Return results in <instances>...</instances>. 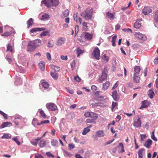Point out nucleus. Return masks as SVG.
Returning <instances> with one entry per match:
<instances>
[{
    "instance_id": "f257e3e1",
    "label": "nucleus",
    "mask_w": 158,
    "mask_h": 158,
    "mask_svg": "<svg viewBox=\"0 0 158 158\" xmlns=\"http://www.w3.org/2000/svg\"><path fill=\"white\" fill-rule=\"evenodd\" d=\"M41 40L39 39L29 42L28 44L27 51L31 52L34 50L37 47L41 45Z\"/></svg>"
},
{
    "instance_id": "f03ea898",
    "label": "nucleus",
    "mask_w": 158,
    "mask_h": 158,
    "mask_svg": "<svg viewBox=\"0 0 158 158\" xmlns=\"http://www.w3.org/2000/svg\"><path fill=\"white\" fill-rule=\"evenodd\" d=\"M93 12L92 9L87 8L85 12L81 14V15L85 19H90L92 18Z\"/></svg>"
},
{
    "instance_id": "7ed1b4c3",
    "label": "nucleus",
    "mask_w": 158,
    "mask_h": 158,
    "mask_svg": "<svg viewBox=\"0 0 158 158\" xmlns=\"http://www.w3.org/2000/svg\"><path fill=\"white\" fill-rule=\"evenodd\" d=\"M108 70L106 68H105L102 72V75L98 79V81L100 83H102L107 79Z\"/></svg>"
},
{
    "instance_id": "20e7f679",
    "label": "nucleus",
    "mask_w": 158,
    "mask_h": 158,
    "mask_svg": "<svg viewBox=\"0 0 158 158\" xmlns=\"http://www.w3.org/2000/svg\"><path fill=\"white\" fill-rule=\"evenodd\" d=\"M47 109L51 111H55L57 109V106L54 103L51 102L47 103L46 105Z\"/></svg>"
},
{
    "instance_id": "39448f33",
    "label": "nucleus",
    "mask_w": 158,
    "mask_h": 158,
    "mask_svg": "<svg viewBox=\"0 0 158 158\" xmlns=\"http://www.w3.org/2000/svg\"><path fill=\"white\" fill-rule=\"evenodd\" d=\"M92 54L96 59L99 60L100 59V51L98 48H96L94 50Z\"/></svg>"
},
{
    "instance_id": "423d86ee",
    "label": "nucleus",
    "mask_w": 158,
    "mask_h": 158,
    "mask_svg": "<svg viewBox=\"0 0 158 158\" xmlns=\"http://www.w3.org/2000/svg\"><path fill=\"white\" fill-rule=\"evenodd\" d=\"M152 9L148 6H145L142 9V13L145 15H147L152 13Z\"/></svg>"
},
{
    "instance_id": "0eeeda50",
    "label": "nucleus",
    "mask_w": 158,
    "mask_h": 158,
    "mask_svg": "<svg viewBox=\"0 0 158 158\" xmlns=\"http://www.w3.org/2000/svg\"><path fill=\"white\" fill-rule=\"evenodd\" d=\"M6 32L2 34V35L5 36H7L10 35L13 33V31L11 30V28L8 27H6Z\"/></svg>"
},
{
    "instance_id": "6e6552de",
    "label": "nucleus",
    "mask_w": 158,
    "mask_h": 158,
    "mask_svg": "<svg viewBox=\"0 0 158 158\" xmlns=\"http://www.w3.org/2000/svg\"><path fill=\"white\" fill-rule=\"evenodd\" d=\"M65 41V39L64 38L60 37L58 39L56 44L58 46H60L64 44Z\"/></svg>"
},
{
    "instance_id": "1a4fd4ad",
    "label": "nucleus",
    "mask_w": 158,
    "mask_h": 158,
    "mask_svg": "<svg viewBox=\"0 0 158 158\" xmlns=\"http://www.w3.org/2000/svg\"><path fill=\"white\" fill-rule=\"evenodd\" d=\"M142 123L141 119L138 117L137 120L134 121L133 123V126L136 127H139L141 126Z\"/></svg>"
},
{
    "instance_id": "9d476101",
    "label": "nucleus",
    "mask_w": 158,
    "mask_h": 158,
    "mask_svg": "<svg viewBox=\"0 0 158 158\" xmlns=\"http://www.w3.org/2000/svg\"><path fill=\"white\" fill-rule=\"evenodd\" d=\"M135 35L136 37L142 40H145L146 39V37L145 35L140 32L135 33Z\"/></svg>"
},
{
    "instance_id": "9b49d317",
    "label": "nucleus",
    "mask_w": 158,
    "mask_h": 158,
    "mask_svg": "<svg viewBox=\"0 0 158 158\" xmlns=\"http://www.w3.org/2000/svg\"><path fill=\"white\" fill-rule=\"evenodd\" d=\"M142 19H137L135 23L134 27L136 29L139 28L141 26V23L140 22L142 21Z\"/></svg>"
},
{
    "instance_id": "f8f14e48",
    "label": "nucleus",
    "mask_w": 158,
    "mask_h": 158,
    "mask_svg": "<svg viewBox=\"0 0 158 158\" xmlns=\"http://www.w3.org/2000/svg\"><path fill=\"white\" fill-rule=\"evenodd\" d=\"M42 3L44 4L45 6L48 7L52 6V0H43Z\"/></svg>"
},
{
    "instance_id": "ddd939ff",
    "label": "nucleus",
    "mask_w": 158,
    "mask_h": 158,
    "mask_svg": "<svg viewBox=\"0 0 158 158\" xmlns=\"http://www.w3.org/2000/svg\"><path fill=\"white\" fill-rule=\"evenodd\" d=\"M142 105L139 108L140 109H142L143 108H146L149 105L150 103L148 100H144L142 102Z\"/></svg>"
},
{
    "instance_id": "4468645a",
    "label": "nucleus",
    "mask_w": 158,
    "mask_h": 158,
    "mask_svg": "<svg viewBox=\"0 0 158 158\" xmlns=\"http://www.w3.org/2000/svg\"><path fill=\"white\" fill-rule=\"evenodd\" d=\"M109 57L107 56L106 54H104L102 56V62L107 63L109 61Z\"/></svg>"
},
{
    "instance_id": "2eb2a0df",
    "label": "nucleus",
    "mask_w": 158,
    "mask_h": 158,
    "mask_svg": "<svg viewBox=\"0 0 158 158\" xmlns=\"http://www.w3.org/2000/svg\"><path fill=\"white\" fill-rule=\"evenodd\" d=\"M110 86V82L108 81H107L103 84L102 89L103 90H106Z\"/></svg>"
},
{
    "instance_id": "dca6fc26",
    "label": "nucleus",
    "mask_w": 158,
    "mask_h": 158,
    "mask_svg": "<svg viewBox=\"0 0 158 158\" xmlns=\"http://www.w3.org/2000/svg\"><path fill=\"white\" fill-rule=\"evenodd\" d=\"M112 96L114 100L117 101L119 99V97L116 91L115 90L112 92Z\"/></svg>"
},
{
    "instance_id": "f3484780",
    "label": "nucleus",
    "mask_w": 158,
    "mask_h": 158,
    "mask_svg": "<svg viewBox=\"0 0 158 158\" xmlns=\"http://www.w3.org/2000/svg\"><path fill=\"white\" fill-rule=\"evenodd\" d=\"M78 14L77 12L74 13L73 15L74 20L76 22H77L78 20L80 24H81L82 21L81 19L80 18H78Z\"/></svg>"
},
{
    "instance_id": "a211bd4d",
    "label": "nucleus",
    "mask_w": 158,
    "mask_h": 158,
    "mask_svg": "<svg viewBox=\"0 0 158 158\" xmlns=\"http://www.w3.org/2000/svg\"><path fill=\"white\" fill-rule=\"evenodd\" d=\"M152 141L150 139L147 140L145 143L144 144V146L147 148H149L152 144Z\"/></svg>"
},
{
    "instance_id": "6ab92c4d",
    "label": "nucleus",
    "mask_w": 158,
    "mask_h": 158,
    "mask_svg": "<svg viewBox=\"0 0 158 158\" xmlns=\"http://www.w3.org/2000/svg\"><path fill=\"white\" fill-rule=\"evenodd\" d=\"M46 30V28H34L31 30L30 31L31 33H34L38 31H42Z\"/></svg>"
},
{
    "instance_id": "aec40b11",
    "label": "nucleus",
    "mask_w": 158,
    "mask_h": 158,
    "mask_svg": "<svg viewBox=\"0 0 158 158\" xmlns=\"http://www.w3.org/2000/svg\"><path fill=\"white\" fill-rule=\"evenodd\" d=\"M84 34L85 38L87 40H89L92 39L93 37L92 34H90L88 32H85Z\"/></svg>"
},
{
    "instance_id": "412c9836",
    "label": "nucleus",
    "mask_w": 158,
    "mask_h": 158,
    "mask_svg": "<svg viewBox=\"0 0 158 158\" xmlns=\"http://www.w3.org/2000/svg\"><path fill=\"white\" fill-rule=\"evenodd\" d=\"M50 66L51 68L54 70L55 72H58L60 70V69L59 67L56 66L53 64H51Z\"/></svg>"
},
{
    "instance_id": "4be33fe9",
    "label": "nucleus",
    "mask_w": 158,
    "mask_h": 158,
    "mask_svg": "<svg viewBox=\"0 0 158 158\" xmlns=\"http://www.w3.org/2000/svg\"><path fill=\"white\" fill-rule=\"evenodd\" d=\"M148 95L151 99H152L153 98L155 95V94L152 89H150L148 91Z\"/></svg>"
},
{
    "instance_id": "5701e85b",
    "label": "nucleus",
    "mask_w": 158,
    "mask_h": 158,
    "mask_svg": "<svg viewBox=\"0 0 158 158\" xmlns=\"http://www.w3.org/2000/svg\"><path fill=\"white\" fill-rule=\"evenodd\" d=\"M89 23L86 22H84L82 23V29L84 31H87L89 29V27L88 25Z\"/></svg>"
},
{
    "instance_id": "b1692460",
    "label": "nucleus",
    "mask_w": 158,
    "mask_h": 158,
    "mask_svg": "<svg viewBox=\"0 0 158 158\" xmlns=\"http://www.w3.org/2000/svg\"><path fill=\"white\" fill-rule=\"evenodd\" d=\"M96 134L98 137H103L105 134L104 132L102 130H100L96 132Z\"/></svg>"
},
{
    "instance_id": "393cba45",
    "label": "nucleus",
    "mask_w": 158,
    "mask_h": 158,
    "mask_svg": "<svg viewBox=\"0 0 158 158\" xmlns=\"http://www.w3.org/2000/svg\"><path fill=\"white\" fill-rule=\"evenodd\" d=\"M115 13H112L109 12L106 13V16L110 19H114L115 18L114 17Z\"/></svg>"
},
{
    "instance_id": "a878e982",
    "label": "nucleus",
    "mask_w": 158,
    "mask_h": 158,
    "mask_svg": "<svg viewBox=\"0 0 158 158\" xmlns=\"http://www.w3.org/2000/svg\"><path fill=\"white\" fill-rule=\"evenodd\" d=\"M153 20L156 23L158 22V10H156L154 14Z\"/></svg>"
},
{
    "instance_id": "bb28decb",
    "label": "nucleus",
    "mask_w": 158,
    "mask_h": 158,
    "mask_svg": "<svg viewBox=\"0 0 158 158\" xmlns=\"http://www.w3.org/2000/svg\"><path fill=\"white\" fill-rule=\"evenodd\" d=\"M89 117L93 119L96 120L98 118V115L96 113L91 112Z\"/></svg>"
},
{
    "instance_id": "cd10ccee",
    "label": "nucleus",
    "mask_w": 158,
    "mask_h": 158,
    "mask_svg": "<svg viewBox=\"0 0 158 158\" xmlns=\"http://www.w3.org/2000/svg\"><path fill=\"white\" fill-rule=\"evenodd\" d=\"M45 65V62L44 61H41L39 64L40 68L42 70H44Z\"/></svg>"
},
{
    "instance_id": "c85d7f7f",
    "label": "nucleus",
    "mask_w": 158,
    "mask_h": 158,
    "mask_svg": "<svg viewBox=\"0 0 158 158\" xmlns=\"http://www.w3.org/2000/svg\"><path fill=\"white\" fill-rule=\"evenodd\" d=\"M50 74L52 77L55 80H56L58 78V74L56 72H50Z\"/></svg>"
},
{
    "instance_id": "c756f323",
    "label": "nucleus",
    "mask_w": 158,
    "mask_h": 158,
    "mask_svg": "<svg viewBox=\"0 0 158 158\" xmlns=\"http://www.w3.org/2000/svg\"><path fill=\"white\" fill-rule=\"evenodd\" d=\"M134 81L137 83H139V77L136 75V73H134V77H133Z\"/></svg>"
},
{
    "instance_id": "7c9ffc66",
    "label": "nucleus",
    "mask_w": 158,
    "mask_h": 158,
    "mask_svg": "<svg viewBox=\"0 0 158 158\" xmlns=\"http://www.w3.org/2000/svg\"><path fill=\"white\" fill-rule=\"evenodd\" d=\"M12 125L11 123L9 122H4L2 124V125L0 126V128L2 129L4 128L7 127L8 125Z\"/></svg>"
},
{
    "instance_id": "2f4dec72",
    "label": "nucleus",
    "mask_w": 158,
    "mask_h": 158,
    "mask_svg": "<svg viewBox=\"0 0 158 158\" xmlns=\"http://www.w3.org/2000/svg\"><path fill=\"white\" fill-rule=\"evenodd\" d=\"M39 113L40 114V116L41 117L47 118V116L44 113V111L41 109H39Z\"/></svg>"
},
{
    "instance_id": "473e14b6",
    "label": "nucleus",
    "mask_w": 158,
    "mask_h": 158,
    "mask_svg": "<svg viewBox=\"0 0 158 158\" xmlns=\"http://www.w3.org/2000/svg\"><path fill=\"white\" fill-rule=\"evenodd\" d=\"M69 14V11L66 9L64 10L62 14V17L63 18H64L68 16Z\"/></svg>"
},
{
    "instance_id": "72a5a7b5",
    "label": "nucleus",
    "mask_w": 158,
    "mask_h": 158,
    "mask_svg": "<svg viewBox=\"0 0 158 158\" xmlns=\"http://www.w3.org/2000/svg\"><path fill=\"white\" fill-rule=\"evenodd\" d=\"M14 49V48H13L10 43L8 44L7 46V51H10V52H12Z\"/></svg>"
},
{
    "instance_id": "f704fd0d",
    "label": "nucleus",
    "mask_w": 158,
    "mask_h": 158,
    "mask_svg": "<svg viewBox=\"0 0 158 158\" xmlns=\"http://www.w3.org/2000/svg\"><path fill=\"white\" fill-rule=\"evenodd\" d=\"M144 150V148H141L139 151L138 152L139 158H143V153Z\"/></svg>"
},
{
    "instance_id": "c9c22d12",
    "label": "nucleus",
    "mask_w": 158,
    "mask_h": 158,
    "mask_svg": "<svg viewBox=\"0 0 158 158\" xmlns=\"http://www.w3.org/2000/svg\"><path fill=\"white\" fill-rule=\"evenodd\" d=\"M28 27H29L33 24V19L32 18H30L27 22Z\"/></svg>"
},
{
    "instance_id": "e433bc0d",
    "label": "nucleus",
    "mask_w": 158,
    "mask_h": 158,
    "mask_svg": "<svg viewBox=\"0 0 158 158\" xmlns=\"http://www.w3.org/2000/svg\"><path fill=\"white\" fill-rule=\"evenodd\" d=\"M49 18V16L48 14H45L42 15L40 19L41 20H44L48 19Z\"/></svg>"
},
{
    "instance_id": "4c0bfd02",
    "label": "nucleus",
    "mask_w": 158,
    "mask_h": 158,
    "mask_svg": "<svg viewBox=\"0 0 158 158\" xmlns=\"http://www.w3.org/2000/svg\"><path fill=\"white\" fill-rule=\"evenodd\" d=\"M39 144L41 148L44 147L46 144V141L44 139L42 140L40 142Z\"/></svg>"
},
{
    "instance_id": "58836bf2",
    "label": "nucleus",
    "mask_w": 158,
    "mask_h": 158,
    "mask_svg": "<svg viewBox=\"0 0 158 158\" xmlns=\"http://www.w3.org/2000/svg\"><path fill=\"white\" fill-rule=\"evenodd\" d=\"M76 51L77 53V56H78L80 55L83 53L84 52V50L80 49L79 47L77 48Z\"/></svg>"
},
{
    "instance_id": "ea45409f",
    "label": "nucleus",
    "mask_w": 158,
    "mask_h": 158,
    "mask_svg": "<svg viewBox=\"0 0 158 158\" xmlns=\"http://www.w3.org/2000/svg\"><path fill=\"white\" fill-rule=\"evenodd\" d=\"M95 120L91 119H87L85 120V123H96Z\"/></svg>"
},
{
    "instance_id": "a19ab883",
    "label": "nucleus",
    "mask_w": 158,
    "mask_h": 158,
    "mask_svg": "<svg viewBox=\"0 0 158 158\" xmlns=\"http://www.w3.org/2000/svg\"><path fill=\"white\" fill-rule=\"evenodd\" d=\"M54 45V43L53 40H50L48 43V46L50 48L52 47Z\"/></svg>"
},
{
    "instance_id": "79ce46f5",
    "label": "nucleus",
    "mask_w": 158,
    "mask_h": 158,
    "mask_svg": "<svg viewBox=\"0 0 158 158\" xmlns=\"http://www.w3.org/2000/svg\"><path fill=\"white\" fill-rule=\"evenodd\" d=\"M2 139H10L11 138V135L9 134H4L1 137Z\"/></svg>"
},
{
    "instance_id": "37998d69",
    "label": "nucleus",
    "mask_w": 158,
    "mask_h": 158,
    "mask_svg": "<svg viewBox=\"0 0 158 158\" xmlns=\"http://www.w3.org/2000/svg\"><path fill=\"white\" fill-rule=\"evenodd\" d=\"M90 131V129L88 127L85 128L84 129L83 131L82 132V134L83 135H85Z\"/></svg>"
},
{
    "instance_id": "c03bdc74",
    "label": "nucleus",
    "mask_w": 158,
    "mask_h": 158,
    "mask_svg": "<svg viewBox=\"0 0 158 158\" xmlns=\"http://www.w3.org/2000/svg\"><path fill=\"white\" fill-rule=\"evenodd\" d=\"M52 6H56L58 4L59 2L58 0H52Z\"/></svg>"
},
{
    "instance_id": "a18cd8bd",
    "label": "nucleus",
    "mask_w": 158,
    "mask_h": 158,
    "mask_svg": "<svg viewBox=\"0 0 158 158\" xmlns=\"http://www.w3.org/2000/svg\"><path fill=\"white\" fill-rule=\"evenodd\" d=\"M43 86L45 89H48L49 87V84L46 82H44L42 83Z\"/></svg>"
},
{
    "instance_id": "49530a36",
    "label": "nucleus",
    "mask_w": 158,
    "mask_h": 158,
    "mask_svg": "<svg viewBox=\"0 0 158 158\" xmlns=\"http://www.w3.org/2000/svg\"><path fill=\"white\" fill-rule=\"evenodd\" d=\"M140 70V69L139 66H136L134 68V71L135 72L137 73H139Z\"/></svg>"
},
{
    "instance_id": "de8ad7c7",
    "label": "nucleus",
    "mask_w": 158,
    "mask_h": 158,
    "mask_svg": "<svg viewBox=\"0 0 158 158\" xmlns=\"http://www.w3.org/2000/svg\"><path fill=\"white\" fill-rule=\"evenodd\" d=\"M17 137H15L12 138V140L15 141L18 145H20V142L18 140Z\"/></svg>"
},
{
    "instance_id": "09e8293b",
    "label": "nucleus",
    "mask_w": 158,
    "mask_h": 158,
    "mask_svg": "<svg viewBox=\"0 0 158 158\" xmlns=\"http://www.w3.org/2000/svg\"><path fill=\"white\" fill-rule=\"evenodd\" d=\"M114 139H112L111 140H109V141H107V142L105 143L104 144V145L105 146H106L107 145L109 144H110L112 142H113L114 141Z\"/></svg>"
},
{
    "instance_id": "8fccbe9b",
    "label": "nucleus",
    "mask_w": 158,
    "mask_h": 158,
    "mask_svg": "<svg viewBox=\"0 0 158 158\" xmlns=\"http://www.w3.org/2000/svg\"><path fill=\"white\" fill-rule=\"evenodd\" d=\"M51 143L52 145L55 146L58 144V142L57 140L53 139Z\"/></svg>"
},
{
    "instance_id": "3c124183",
    "label": "nucleus",
    "mask_w": 158,
    "mask_h": 158,
    "mask_svg": "<svg viewBox=\"0 0 158 158\" xmlns=\"http://www.w3.org/2000/svg\"><path fill=\"white\" fill-rule=\"evenodd\" d=\"M69 150H71L75 148V145L73 143L69 144L68 145Z\"/></svg>"
},
{
    "instance_id": "603ef678",
    "label": "nucleus",
    "mask_w": 158,
    "mask_h": 158,
    "mask_svg": "<svg viewBox=\"0 0 158 158\" xmlns=\"http://www.w3.org/2000/svg\"><path fill=\"white\" fill-rule=\"evenodd\" d=\"M31 143L32 145L36 146L37 145L38 141H37L36 140L33 139L31 141Z\"/></svg>"
},
{
    "instance_id": "864d4df0",
    "label": "nucleus",
    "mask_w": 158,
    "mask_h": 158,
    "mask_svg": "<svg viewBox=\"0 0 158 158\" xmlns=\"http://www.w3.org/2000/svg\"><path fill=\"white\" fill-rule=\"evenodd\" d=\"M152 139L156 141L157 140L156 138L155 137L154 135V131H153L152 132V135L151 136Z\"/></svg>"
},
{
    "instance_id": "5fc2aeb1",
    "label": "nucleus",
    "mask_w": 158,
    "mask_h": 158,
    "mask_svg": "<svg viewBox=\"0 0 158 158\" xmlns=\"http://www.w3.org/2000/svg\"><path fill=\"white\" fill-rule=\"evenodd\" d=\"M0 114L2 115L5 119H7V115L1 110H0Z\"/></svg>"
},
{
    "instance_id": "6e6d98bb",
    "label": "nucleus",
    "mask_w": 158,
    "mask_h": 158,
    "mask_svg": "<svg viewBox=\"0 0 158 158\" xmlns=\"http://www.w3.org/2000/svg\"><path fill=\"white\" fill-rule=\"evenodd\" d=\"M75 34L76 35L79 31V26L77 25H76L75 26Z\"/></svg>"
},
{
    "instance_id": "4d7b16f0",
    "label": "nucleus",
    "mask_w": 158,
    "mask_h": 158,
    "mask_svg": "<svg viewBox=\"0 0 158 158\" xmlns=\"http://www.w3.org/2000/svg\"><path fill=\"white\" fill-rule=\"evenodd\" d=\"M48 33V32L46 31H44L43 32L41 33V34H40V35L41 36H45L47 35Z\"/></svg>"
},
{
    "instance_id": "13d9d810",
    "label": "nucleus",
    "mask_w": 158,
    "mask_h": 158,
    "mask_svg": "<svg viewBox=\"0 0 158 158\" xmlns=\"http://www.w3.org/2000/svg\"><path fill=\"white\" fill-rule=\"evenodd\" d=\"M119 146H120L122 148V150L121 151V152H124V146L123 144L122 143H119Z\"/></svg>"
},
{
    "instance_id": "bf43d9fd",
    "label": "nucleus",
    "mask_w": 158,
    "mask_h": 158,
    "mask_svg": "<svg viewBox=\"0 0 158 158\" xmlns=\"http://www.w3.org/2000/svg\"><path fill=\"white\" fill-rule=\"evenodd\" d=\"M132 113H130V114H128V113H124V114H126L127 116L128 117H131L132 116V115H133L135 114V111L134 110H133L132 111Z\"/></svg>"
},
{
    "instance_id": "052dcab7",
    "label": "nucleus",
    "mask_w": 158,
    "mask_h": 158,
    "mask_svg": "<svg viewBox=\"0 0 158 158\" xmlns=\"http://www.w3.org/2000/svg\"><path fill=\"white\" fill-rule=\"evenodd\" d=\"M112 110L113 111V109L115 107L117 108V103L115 102H113L112 104Z\"/></svg>"
},
{
    "instance_id": "680f3d73",
    "label": "nucleus",
    "mask_w": 158,
    "mask_h": 158,
    "mask_svg": "<svg viewBox=\"0 0 158 158\" xmlns=\"http://www.w3.org/2000/svg\"><path fill=\"white\" fill-rule=\"evenodd\" d=\"M91 112H85L84 115L86 117H90V114Z\"/></svg>"
},
{
    "instance_id": "e2e57ef3",
    "label": "nucleus",
    "mask_w": 158,
    "mask_h": 158,
    "mask_svg": "<svg viewBox=\"0 0 158 158\" xmlns=\"http://www.w3.org/2000/svg\"><path fill=\"white\" fill-rule=\"evenodd\" d=\"M74 80L77 82H79L81 80V78L78 76H77L74 77Z\"/></svg>"
},
{
    "instance_id": "0e129e2a",
    "label": "nucleus",
    "mask_w": 158,
    "mask_h": 158,
    "mask_svg": "<svg viewBox=\"0 0 158 158\" xmlns=\"http://www.w3.org/2000/svg\"><path fill=\"white\" fill-rule=\"evenodd\" d=\"M49 123V121L48 120H45L42 121L41 122V124H43L46 123Z\"/></svg>"
},
{
    "instance_id": "69168bd1",
    "label": "nucleus",
    "mask_w": 158,
    "mask_h": 158,
    "mask_svg": "<svg viewBox=\"0 0 158 158\" xmlns=\"http://www.w3.org/2000/svg\"><path fill=\"white\" fill-rule=\"evenodd\" d=\"M46 154L48 156H50L53 158L54 157V156L50 152H46Z\"/></svg>"
},
{
    "instance_id": "338daca9",
    "label": "nucleus",
    "mask_w": 158,
    "mask_h": 158,
    "mask_svg": "<svg viewBox=\"0 0 158 158\" xmlns=\"http://www.w3.org/2000/svg\"><path fill=\"white\" fill-rule=\"evenodd\" d=\"M46 55L48 59L49 60H50L51 59V57L50 53L49 52H47Z\"/></svg>"
},
{
    "instance_id": "774afa93",
    "label": "nucleus",
    "mask_w": 158,
    "mask_h": 158,
    "mask_svg": "<svg viewBox=\"0 0 158 158\" xmlns=\"http://www.w3.org/2000/svg\"><path fill=\"white\" fill-rule=\"evenodd\" d=\"M60 58L61 59L63 60H67L68 59L67 56H60Z\"/></svg>"
}]
</instances>
